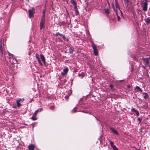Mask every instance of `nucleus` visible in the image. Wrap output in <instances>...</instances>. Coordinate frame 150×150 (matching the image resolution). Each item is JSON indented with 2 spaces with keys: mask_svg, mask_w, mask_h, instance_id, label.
<instances>
[{
  "mask_svg": "<svg viewBox=\"0 0 150 150\" xmlns=\"http://www.w3.org/2000/svg\"><path fill=\"white\" fill-rule=\"evenodd\" d=\"M42 17L41 18V21L40 22V29H42V28H44L45 26V10H44V11L42 12Z\"/></svg>",
  "mask_w": 150,
  "mask_h": 150,
  "instance_id": "obj_1",
  "label": "nucleus"
},
{
  "mask_svg": "<svg viewBox=\"0 0 150 150\" xmlns=\"http://www.w3.org/2000/svg\"><path fill=\"white\" fill-rule=\"evenodd\" d=\"M115 12L117 16V19L119 21H120V17L119 16L118 14V12H119V13H120L121 14V15L123 16V14L122 13L121 10H115Z\"/></svg>",
  "mask_w": 150,
  "mask_h": 150,
  "instance_id": "obj_2",
  "label": "nucleus"
},
{
  "mask_svg": "<svg viewBox=\"0 0 150 150\" xmlns=\"http://www.w3.org/2000/svg\"><path fill=\"white\" fill-rule=\"evenodd\" d=\"M4 46L5 45L3 43L2 41L1 40L0 43V50L2 54H3V52L4 49Z\"/></svg>",
  "mask_w": 150,
  "mask_h": 150,
  "instance_id": "obj_3",
  "label": "nucleus"
},
{
  "mask_svg": "<svg viewBox=\"0 0 150 150\" xmlns=\"http://www.w3.org/2000/svg\"><path fill=\"white\" fill-rule=\"evenodd\" d=\"M145 2L142 4V6L143 7V9H147V0H144Z\"/></svg>",
  "mask_w": 150,
  "mask_h": 150,
  "instance_id": "obj_4",
  "label": "nucleus"
},
{
  "mask_svg": "<svg viewBox=\"0 0 150 150\" xmlns=\"http://www.w3.org/2000/svg\"><path fill=\"white\" fill-rule=\"evenodd\" d=\"M71 2L74 5L75 9H78L77 6V3L75 0H71Z\"/></svg>",
  "mask_w": 150,
  "mask_h": 150,
  "instance_id": "obj_5",
  "label": "nucleus"
},
{
  "mask_svg": "<svg viewBox=\"0 0 150 150\" xmlns=\"http://www.w3.org/2000/svg\"><path fill=\"white\" fill-rule=\"evenodd\" d=\"M68 71V69L66 68L63 70V72H62V75L63 76H65L66 75Z\"/></svg>",
  "mask_w": 150,
  "mask_h": 150,
  "instance_id": "obj_6",
  "label": "nucleus"
},
{
  "mask_svg": "<svg viewBox=\"0 0 150 150\" xmlns=\"http://www.w3.org/2000/svg\"><path fill=\"white\" fill-rule=\"evenodd\" d=\"M34 11V10H29L28 12L30 18H31L33 16V14L35 12Z\"/></svg>",
  "mask_w": 150,
  "mask_h": 150,
  "instance_id": "obj_7",
  "label": "nucleus"
},
{
  "mask_svg": "<svg viewBox=\"0 0 150 150\" xmlns=\"http://www.w3.org/2000/svg\"><path fill=\"white\" fill-rule=\"evenodd\" d=\"M134 89L137 92H140V93H142V90L139 87L137 86L134 88Z\"/></svg>",
  "mask_w": 150,
  "mask_h": 150,
  "instance_id": "obj_8",
  "label": "nucleus"
},
{
  "mask_svg": "<svg viewBox=\"0 0 150 150\" xmlns=\"http://www.w3.org/2000/svg\"><path fill=\"white\" fill-rule=\"evenodd\" d=\"M110 129L112 131V132L117 135H118L117 132L112 127H110Z\"/></svg>",
  "mask_w": 150,
  "mask_h": 150,
  "instance_id": "obj_9",
  "label": "nucleus"
},
{
  "mask_svg": "<svg viewBox=\"0 0 150 150\" xmlns=\"http://www.w3.org/2000/svg\"><path fill=\"white\" fill-rule=\"evenodd\" d=\"M35 146L34 144H31L28 147V150H34Z\"/></svg>",
  "mask_w": 150,
  "mask_h": 150,
  "instance_id": "obj_10",
  "label": "nucleus"
},
{
  "mask_svg": "<svg viewBox=\"0 0 150 150\" xmlns=\"http://www.w3.org/2000/svg\"><path fill=\"white\" fill-rule=\"evenodd\" d=\"M144 99L145 100H146L147 98H148L149 97V96L146 93H144L142 95Z\"/></svg>",
  "mask_w": 150,
  "mask_h": 150,
  "instance_id": "obj_11",
  "label": "nucleus"
},
{
  "mask_svg": "<svg viewBox=\"0 0 150 150\" xmlns=\"http://www.w3.org/2000/svg\"><path fill=\"white\" fill-rule=\"evenodd\" d=\"M115 6L116 8L118 9H120L119 5L118 4L117 0H115Z\"/></svg>",
  "mask_w": 150,
  "mask_h": 150,
  "instance_id": "obj_12",
  "label": "nucleus"
},
{
  "mask_svg": "<svg viewBox=\"0 0 150 150\" xmlns=\"http://www.w3.org/2000/svg\"><path fill=\"white\" fill-rule=\"evenodd\" d=\"M40 56L42 61L44 62V64H45L46 62L45 57L42 54H41L40 55Z\"/></svg>",
  "mask_w": 150,
  "mask_h": 150,
  "instance_id": "obj_13",
  "label": "nucleus"
},
{
  "mask_svg": "<svg viewBox=\"0 0 150 150\" xmlns=\"http://www.w3.org/2000/svg\"><path fill=\"white\" fill-rule=\"evenodd\" d=\"M71 93V92L70 91V90L68 91L67 92V93L68 94V95H67L66 96H65V99H68Z\"/></svg>",
  "mask_w": 150,
  "mask_h": 150,
  "instance_id": "obj_14",
  "label": "nucleus"
},
{
  "mask_svg": "<svg viewBox=\"0 0 150 150\" xmlns=\"http://www.w3.org/2000/svg\"><path fill=\"white\" fill-rule=\"evenodd\" d=\"M74 50V48L71 47H70L69 49V53L70 54H72Z\"/></svg>",
  "mask_w": 150,
  "mask_h": 150,
  "instance_id": "obj_15",
  "label": "nucleus"
},
{
  "mask_svg": "<svg viewBox=\"0 0 150 150\" xmlns=\"http://www.w3.org/2000/svg\"><path fill=\"white\" fill-rule=\"evenodd\" d=\"M142 59L143 61L145 62L146 64H147L148 63L149 61L148 58H143Z\"/></svg>",
  "mask_w": 150,
  "mask_h": 150,
  "instance_id": "obj_16",
  "label": "nucleus"
},
{
  "mask_svg": "<svg viewBox=\"0 0 150 150\" xmlns=\"http://www.w3.org/2000/svg\"><path fill=\"white\" fill-rule=\"evenodd\" d=\"M145 22L146 24H149L150 23V18L148 17L145 20Z\"/></svg>",
  "mask_w": 150,
  "mask_h": 150,
  "instance_id": "obj_17",
  "label": "nucleus"
},
{
  "mask_svg": "<svg viewBox=\"0 0 150 150\" xmlns=\"http://www.w3.org/2000/svg\"><path fill=\"white\" fill-rule=\"evenodd\" d=\"M84 72H82L81 74H79V77L81 76L82 77H81V78H82L84 76Z\"/></svg>",
  "mask_w": 150,
  "mask_h": 150,
  "instance_id": "obj_18",
  "label": "nucleus"
},
{
  "mask_svg": "<svg viewBox=\"0 0 150 150\" xmlns=\"http://www.w3.org/2000/svg\"><path fill=\"white\" fill-rule=\"evenodd\" d=\"M20 101L18 100H17L16 101V103L17 104V107H19L21 105V104L20 103Z\"/></svg>",
  "mask_w": 150,
  "mask_h": 150,
  "instance_id": "obj_19",
  "label": "nucleus"
},
{
  "mask_svg": "<svg viewBox=\"0 0 150 150\" xmlns=\"http://www.w3.org/2000/svg\"><path fill=\"white\" fill-rule=\"evenodd\" d=\"M93 52H94V54L96 55H97L98 54V52L97 50V49L96 50H93Z\"/></svg>",
  "mask_w": 150,
  "mask_h": 150,
  "instance_id": "obj_20",
  "label": "nucleus"
},
{
  "mask_svg": "<svg viewBox=\"0 0 150 150\" xmlns=\"http://www.w3.org/2000/svg\"><path fill=\"white\" fill-rule=\"evenodd\" d=\"M32 119L33 120H37L36 116H33L31 117Z\"/></svg>",
  "mask_w": 150,
  "mask_h": 150,
  "instance_id": "obj_21",
  "label": "nucleus"
},
{
  "mask_svg": "<svg viewBox=\"0 0 150 150\" xmlns=\"http://www.w3.org/2000/svg\"><path fill=\"white\" fill-rule=\"evenodd\" d=\"M105 13L106 15H108L110 13L109 10H104Z\"/></svg>",
  "mask_w": 150,
  "mask_h": 150,
  "instance_id": "obj_22",
  "label": "nucleus"
},
{
  "mask_svg": "<svg viewBox=\"0 0 150 150\" xmlns=\"http://www.w3.org/2000/svg\"><path fill=\"white\" fill-rule=\"evenodd\" d=\"M38 112H39V109L35 111L33 115V116H36L37 115V114L38 113Z\"/></svg>",
  "mask_w": 150,
  "mask_h": 150,
  "instance_id": "obj_23",
  "label": "nucleus"
},
{
  "mask_svg": "<svg viewBox=\"0 0 150 150\" xmlns=\"http://www.w3.org/2000/svg\"><path fill=\"white\" fill-rule=\"evenodd\" d=\"M62 38L64 40L66 41L67 42H68L69 41V39L68 38H66L64 35V38Z\"/></svg>",
  "mask_w": 150,
  "mask_h": 150,
  "instance_id": "obj_24",
  "label": "nucleus"
},
{
  "mask_svg": "<svg viewBox=\"0 0 150 150\" xmlns=\"http://www.w3.org/2000/svg\"><path fill=\"white\" fill-rule=\"evenodd\" d=\"M92 47L93 50L96 49V46L95 45L93 44Z\"/></svg>",
  "mask_w": 150,
  "mask_h": 150,
  "instance_id": "obj_25",
  "label": "nucleus"
},
{
  "mask_svg": "<svg viewBox=\"0 0 150 150\" xmlns=\"http://www.w3.org/2000/svg\"><path fill=\"white\" fill-rule=\"evenodd\" d=\"M114 150H117V149L115 145H114L112 146Z\"/></svg>",
  "mask_w": 150,
  "mask_h": 150,
  "instance_id": "obj_26",
  "label": "nucleus"
},
{
  "mask_svg": "<svg viewBox=\"0 0 150 150\" xmlns=\"http://www.w3.org/2000/svg\"><path fill=\"white\" fill-rule=\"evenodd\" d=\"M35 56H36V58L38 60L40 59L39 57L38 56V54H35Z\"/></svg>",
  "mask_w": 150,
  "mask_h": 150,
  "instance_id": "obj_27",
  "label": "nucleus"
},
{
  "mask_svg": "<svg viewBox=\"0 0 150 150\" xmlns=\"http://www.w3.org/2000/svg\"><path fill=\"white\" fill-rule=\"evenodd\" d=\"M75 12L76 16L78 15L79 14V12L78 10H75Z\"/></svg>",
  "mask_w": 150,
  "mask_h": 150,
  "instance_id": "obj_28",
  "label": "nucleus"
},
{
  "mask_svg": "<svg viewBox=\"0 0 150 150\" xmlns=\"http://www.w3.org/2000/svg\"><path fill=\"white\" fill-rule=\"evenodd\" d=\"M38 63H39V64L41 66L43 64H42V63L41 62V61H40V59L38 60Z\"/></svg>",
  "mask_w": 150,
  "mask_h": 150,
  "instance_id": "obj_29",
  "label": "nucleus"
},
{
  "mask_svg": "<svg viewBox=\"0 0 150 150\" xmlns=\"http://www.w3.org/2000/svg\"><path fill=\"white\" fill-rule=\"evenodd\" d=\"M137 120L139 121V123H140L141 122V121L142 120V119L140 118H137Z\"/></svg>",
  "mask_w": 150,
  "mask_h": 150,
  "instance_id": "obj_30",
  "label": "nucleus"
},
{
  "mask_svg": "<svg viewBox=\"0 0 150 150\" xmlns=\"http://www.w3.org/2000/svg\"><path fill=\"white\" fill-rule=\"evenodd\" d=\"M110 144L111 146H112H112H113L114 145H113V144H114V143L113 142H111V141H110Z\"/></svg>",
  "mask_w": 150,
  "mask_h": 150,
  "instance_id": "obj_31",
  "label": "nucleus"
},
{
  "mask_svg": "<svg viewBox=\"0 0 150 150\" xmlns=\"http://www.w3.org/2000/svg\"><path fill=\"white\" fill-rule=\"evenodd\" d=\"M54 108V106L53 105L51 106L50 107V109L51 110H53Z\"/></svg>",
  "mask_w": 150,
  "mask_h": 150,
  "instance_id": "obj_32",
  "label": "nucleus"
},
{
  "mask_svg": "<svg viewBox=\"0 0 150 150\" xmlns=\"http://www.w3.org/2000/svg\"><path fill=\"white\" fill-rule=\"evenodd\" d=\"M137 110L135 109L134 108H132V109H131V111H133V112H136V111H137Z\"/></svg>",
  "mask_w": 150,
  "mask_h": 150,
  "instance_id": "obj_33",
  "label": "nucleus"
},
{
  "mask_svg": "<svg viewBox=\"0 0 150 150\" xmlns=\"http://www.w3.org/2000/svg\"><path fill=\"white\" fill-rule=\"evenodd\" d=\"M135 112L136 113V115L137 116H139V111L137 110V111H136V112Z\"/></svg>",
  "mask_w": 150,
  "mask_h": 150,
  "instance_id": "obj_34",
  "label": "nucleus"
},
{
  "mask_svg": "<svg viewBox=\"0 0 150 150\" xmlns=\"http://www.w3.org/2000/svg\"><path fill=\"white\" fill-rule=\"evenodd\" d=\"M60 36H61V37H62V38H64V35H62L61 33H59V35Z\"/></svg>",
  "mask_w": 150,
  "mask_h": 150,
  "instance_id": "obj_35",
  "label": "nucleus"
},
{
  "mask_svg": "<svg viewBox=\"0 0 150 150\" xmlns=\"http://www.w3.org/2000/svg\"><path fill=\"white\" fill-rule=\"evenodd\" d=\"M20 102L21 101L23 102L24 100V99L23 98L22 99H20L19 100H18Z\"/></svg>",
  "mask_w": 150,
  "mask_h": 150,
  "instance_id": "obj_36",
  "label": "nucleus"
},
{
  "mask_svg": "<svg viewBox=\"0 0 150 150\" xmlns=\"http://www.w3.org/2000/svg\"><path fill=\"white\" fill-rule=\"evenodd\" d=\"M8 55L10 56H11L12 57H13V55L11 54L9 52H8Z\"/></svg>",
  "mask_w": 150,
  "mask_h": 150,
  "instance_id": "obj_37",
  "label": "nucleus"
},
{
  "mask_svg": "<svg viewBox=\"0 0 150 150\" xmlns=\"http://www.w3.org/2000/svg\"><path fill=\"white\" fill-rule=\"evenodd\" d=\"M114 86H113L111 88V89L112 90V91H113V90H115V88H114Z\"/></svg>",
  "mask_w": 150,
  "mask_h": 150,
  "instance_id": "obj_38",
  "label": "nucleus"
},
{
  "mask_svg": "<svg viewBox=\"0 0 150 150\" xmlns=\"http://www.w3.org/2000/svg\"><path fill=\"white\" fill-rule=\"evenodd\" d=\"M125 3H127L129 2L128 0H125Z\"/></svg>",
  "mask_w": 150,
  "mask_h": 150,
  "instance_id": "obj_39",
  "label": "nucleus"
},
{
  "mask_svg": "<svg viewBox=\"0 0 150 150\" xmlns=\"http://www.w3.org/2000/svg\"><path fill=\"white\" fill-rule=\"evenodd\" d=\"M43 109L42 108H41L40 109H39V111H41L43 110Z\"/></svg>",
  "mask_w": 150,
  "mask_h": 150,
  "instance_id": "obj_40",
  "label": "nucleus"
},
{
  "mask_svg": "<svg viewBox=\"0 0 150 150\" xmlns=\"http://www.w3.org/2000/svg\"><path fill=\"white\" fill-rule=\"evenodd\" d=\"M109 87H111V88L113 86H114V85L112 84H111L109 85Z\"/></svg>",
  "mask_w": 150,
  "mask_h": 150,
  "instance_id": "obj_41",
  "label": "nucleus"
},
{
  "mask_svg": "<svg viewBox=\"0 0 150 150\" xmlns=\"http://www.w3.org/2000/svg\"><path fill=\"white\" fill-rule=\"evenodd\" d=\"M109 87H111V88L113 86H114V85L112 84H111L109 85Z\"/></svg>",
  "mask_w": 150,
  "mask_h": 150,
  "instance_id": "obj_42",
  "label": "nucleus"
},
{
  "mask_svg": "<svg viewBox=\"0 0 150 150\" xmlns=\"http://www.w3.org/2000/svg\"><path fill=\"white\" fill-rule=\"evenodd\" d=\"M59 32H57L56 33V35L57 36L59 35Z\"/></svg>",
  "mask_w": 150,
  "mask_h": 150,
  "instance_id": "obj_43",
  "label": "nucleus"
},
{
  "mask_svg": "<svg viewBox=\"0 0 150 150\" xmlns=\"http://www.w3.org/2000/svg\"><path fill=\"white\" fill-rule=\"evenodd\" d=\"M127 87L128 88H130V86L129 85H128L127 86Z\"/></svg>",
  "mask_w": 150,
  "mask_h": 150,
  "instance_id": "obj_44",
  "label": "nucleus"
},
{
  "mask_svg": "<svg viewBox=\"0 0 150 150\" xmlns=\"http://www.w3.org/2000/svg\"><path fill=\"white\" fill-rule=\"evenodd\" d=\"M73 111H74V112H75L76 111V108H74L73 109Z\"/></svg>",
  "mask_w": 150,
  "mask_h": 150,
  "instance_id": "obj_45",
  "label": "nucleus"
},
{
  "mask_svg": "<svg viewBox=\"0 0 150 150\" xmlns=\"http://www.w3.org/2000/svg\"><path fill=\"white\" fill-rule=\"evenodd\" d=\"M29 54V55H30V52H29V54Z\"/></svg>",
  "mask_w": 150,
  "mask_h": 150,
  "instance_id": "obj_46",
  "label": "nucleus"
},
{
  "mask_svg": "<svg viewBox=\"0 0 150 150\" xmlns=\"http://www.w3.org/2000/svg\"><path fill=\"white\" fill-rule=\"evenodd\" d=\"M145 11H146L147 10H144Z\"/></svg>",
  "mask_w": 150,
  "mask_h": 150,
  "instance_id": "obj_47",
  "label": "nucleus"
},
{
  "mask_svg": "<svg viewBox=\"0 0 150 150\" xmlns=\"http://www.w3.org/2000/svg\"><path fill=\"white\" fill-rule=\"evenodd\" d=\"M63 1H64V0H63Z\"/></svg>",
  "mask_w": 150,
  "mask_h": 150,
  "instance_id": "obj_48",
  "label": "nucleus"
}]
</instances>
